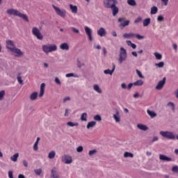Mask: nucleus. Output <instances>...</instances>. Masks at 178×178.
I'll return each mask as SVG.
<instances>
[{"label":"nucleus","mask_w":178,"mask_h":178,"mask_svg":"<svg viewBox=\"0 0 178 178\" xmlns=\"http://www.w3.org/2000/svg\"><path fill=\"white\" fill-rule=\"evenodd\" d=\"M103 3L104 8L111 9L113 16H115L117 13H119V8L116 6L118 5V0H104Z\"/></svg>","instance_id":"f257e3e1"},{"label":"nucleus","mask_w":178,"mask_h":178,"mask_svg":"<svg viewBox=\"0 0 178 178\" xmlns=\"http://www.w3.org/2000/svg\"><path fill=\"white\" fill-rule=\"evenodd\" d=\"M7 13L10 16H17L18 17H21V19H22L25 22H29V17H27V15L22 13H20V11L15 8L8 9Z\"/></svg>","instance_id":"f03ea898"},{"label":"nucleus","mask_w":178,"mask_h":178,"mask_svg":"<svg viewBox=\"0 0 178 178\" xmlns=\"http://www.w3.org/2000/svg\"><path fill=\"white\" fill-rule=\"evenodd\" d=\"M42 49L46 55H48L51 52L58 51V46L55 44H47L42 46Z\"/></svg>","instance_id":"7ed1b4c3"},{"label":"nucleus","mask_w":178,"mask_h":178,"mask_svg":"<svg viewBox=\"0 0 178 178\" xmlns=\"http://www.w3.org/2000/svg\"><path fill=\"white\" fill-rule=\"evenodd\" d=\"M127 59V50L124 47H120L118 58L119 63H123Z\"/></svg>","instance_id":"20e7f679"},{"label":"nucleus","mask_w":178,"mask_h":178,"mask_svg":"<svg viewBox=\"0 0 178 178\" xmlns=\"http://www.w3.org/2000/svg\"><path fill=\"white\" fill-rule=\"evenodd\" d=\"M161 136L164 138H167L168 140H176V136L172 131H160Z\"/></svg>","instance_id":"39448f33"},{"label":"nucleus","mask_w":178,"mask_h":178,"mask_svg":"<svg viewBox=\"0 0 178 178\" xmlns=\"http://www.w3.org/2000/svg\"><path fill=\"white\" fill-rule=\"evenodd\" d=\"M52 7L54 8L56 15L58 16H60V17H66V10L65 9H61L60 8L55 6V5H52Z\"/></svg>","instance_id":"423d86ee"},{"label":"nucleus","mask_w":178,"mask_h":178,"mask_svg":"<svg viewBox=\"0 0 178 178\" xmlns=\"http://www.w3.org/2000/svg\"><path fill=\"white\" fill-rule=\"evenodd\" d=\"M122 37L124 38H134V37H136V38H137V40H144V36L140 35V34H135L133 33H124Z\"/></svg>","instance_id":"0eeeda50"},{"label":"nucleus","mask_w":178,"mask_h":178,"mask_svg":"<svg viewBox=\"0 0 178 178\" xmlns=\"http://www.w3.org/2000/svg\"><path fill=\"white\" fill-rule=\"evenodd\" d=\"M32 34L36 37L38 40H42L44 38V36L41 33V31L37 27H33L32 29Z\"/></svg>","instance_id":"6e6552de"},{"label":"nucleus","mask_w":178,"mask_h":178,"mask_svg":"<svg viewBox=\"0 0 178 178\" xmlns=\"http://www.w3.org/2000/svg\"><path fill=\"white\" fill-rule=\"evenodd\" d=\"M11 53L13 55H15V56H17V58H20V56H23V55H24V52L22 51L20 49L17 47H14Z\"/></svg>","instance_id":"1a4fd4ad"},{"label":"nucleus","mask_w":178,"mask_h":178,"mask_svg":"<svg viewBox=\"0 0 178 178\" xmlns=\"http://www.w3.org/2000/svg\"><path fill=\"white\" fill-rule=\"evenodd\" d=\"M118 22L119 23H120L119 26L122 29H124L126 26H129V24H130V21L126 20L125 17L119 18Z\"/></svg>","instance_id":"9d476101"},{"label":"nucleus","mask_w":178,"mask_h":178,"mask_svg":"<svg viewBox=\"0 0 178 178\" xmlns=\"http://www.w3.org/2000/svg\"><path fill=\"white\" fill-rule=\"evenodd\" d=\"M166 83V77H163L162 80L159 81L157 85L155 87L156 90H162L163 88V86H165Z\"/></svg>","instance_id":"9b49d317"},{"label":"nucleus","mask_w":178,"mask_h":178,"mask_svg":"<svg viewBox=\"0 0 178 178\" xmlns=\"http://www.w3.org/2000/svg\"><path fill=\"white\" fill-rule=\"evenodd\" d=\"M85 32L89 38V41H92V29L88 26H85Z\"/></svg>","instance_id":"f8f14e48"},{"label":"nucleus","mask_w":178,"mask_h":178,"mask_svg":"<svg viewBox=\"0 0 178 178\" xmlns=\"http://www.w3.org/2000/svg\"><path fill=\"white\" fill-rule=\"evenodd\" d=\"M62 161L64 162V163H66V165H69L73 162V159H72V156L69 155H65L62 157Z\"/></svg>","instance_id":"ddd939ff"},{"label":"nucleus","mask_w":178,"mask_h":178,"mask_svg":"<svg viewBox=\"0 0 178 178\" xmlns=\"http://www.w3.org/2000/svg\"><path fill=\"white\" fill-rule=\"evenodd\" d=\"M16 47L15 46V43L12 40H7L6 41V48L11 52L14 48Z\"/></svg>","instance_id":"4468645a"},{"label":"nucleus","mask_w":178,"mask_h":178,"mask_svg":"<svg viewBox=\"0 0 178 178\" xmlns=\"http://www.w3.org/2000/svg\"><path fill=\"white\" fill-rule=\"evenodd\" d=\"M51 177L52 178H60L59 172L56 170V168L54 167L51 170Z\"/></svg>","instance_id":"2eb2a0df"},{"label":"nucleus","mask_w":178,"mask_h":178,"mask_svg":"<svg viewBox=\"0 0 178 178\" xmlns=\"http://www.w3.org/2000/svg\"><path fill=\"white\" fill-rule=\"evenodd\" d=\"M97 35H99V37H105V35H106V30L103 27L100 28L97 31Z\"/></svg>","instance_id":"dca6fc26"},{"label":"nucleus","mask_w":178,"mask_h":178,"mask_svg":"<svg viewBox=\"0 0 178 178\" xmlns=\"http://www.w3.org/2000/svg\"><path fill=\"white\" fill-rule=\"evenodd\" d=\"M44 92H45V83H42L40 85V90L39 93L40 98H41L42 97H44Z\"/></svg>","instance_id":"f3484780"},{"label":"nucleus","mask_w":178,"mask_h":178,"mask_svg":"<svg viewBox=\"0 0 178 178\" xmlns=\"http://www.w3.org/2000/svg\"><path fill=\"white\" fill-rule=\"evenodd\" d=\"M115 69H116V65H115V64H113L112 70L108 69V70H104V74H110L111 76H112V74H113V72H115Z\"/></svg>","instance_id":"a211bd4d"},{"label":"nucleus","mask_w":178,"mask_h":178,"mask_svg":"<svg viewBox=\"0 0 178 178\" xmlns=\"http://www.w3.org/2000/svg\"><path fill=\"white\" fill-rule=\"evenodd\" d=\"M113 118L115 120V123H119L120 122V113L119 111H116L115 114H113Z\"/></svg>","instance_id":"6ab92c4d"},{"label":"nucleus","mask_w":178,"mask_h":178,"mask_svg":"<svg viewBox=\"0 0 178 178\" xmlns=\"http://www.w3.org/2000/svg\"><path fill=\"white\" fill-rule=\"evenodd\" d=\"M159 159L161 161H166L167 162H170L172 161V159L170 157H168L166 155L160 154L159 155Z\"/></svg>","instance_id":"aec40b11"},{"label":"nucleus","mask_w":178,"mask_h":178,"mask_svg":"<svg viewBox=\"0 0 178 178\" xmlns=\"http://www.w3.org/2000/svg\"><path fill=\"white\" fill-rule=\"evenodd\" d=\"M69 44L64 42L60 45V49L62 51H69Z\"/></svg>","instance_id":"412c9836"},{"label":"nucleus","mask_w":178,"mask_h":178,"mask_svg":"<svg viewBox=\"0 0 178 178\" xmlns=\"http://www.w3.org/2000/svg\"><path fill=\"white\" fill-rule=\"evenodd\" d=\"M134 86L136 87H141L142 86H144V81H143V79H138L134 82Z\"/></svg>","instance_id":"4be33fe9"},{"label":"nucleus","mask_w":178,"mask_h":178,"mask_svg":"<svg viewBox=\"0 0 178 178\" xmlns=\"http://www.w3.org/2000/svg\"><path fill=\"white\" fill-rule=\"evenodd\" d=\"M96 125H97V122L95 121L89 122L86 126V129H92V127H95Z\"/></svg>","instance_id":"5701e85b"},{"label":"nucleus","mask_w":178,"mask_h":178,"mask_svg":"<svg viewBox=\"0 0 178 178\" xmlns=\"http://www.w3.org/2000/svg\"><path fill=\"white\" fill-rule=\"evenodd\" d=\"M137 127L139 130H143V131H147V130H148V127L143 124H138Z\"/></svg>","instance_id":"b1692460"},{"label":"nucleus","mask_w":178,"mask_h":178,"mask_svg":"<svg viewBox=\"0 0 178 178\" xmlns=\"http://www.w3.org/2000/svg\"><path fill=\"white\" fill-rule=\"evenodd\" d=\"M38 97V92H33L30 95V99L31 101H35Z\"/></svg>","instance_id":"393cba45"},{"label":"nucleus","mask_w":178,"mask_h":178,"mask_svg":"<svg viewBox=\"0 0 178 178\" xmlns=\"http://www.w3.org/2000/svg\"><path fill=\"white\" fill-rule=\"evenodd\" d=\"M147 115H149V116H150L152 119H154V118H156V113H155V111L147 109Z\"/></svg>","instance_id":"a878e982"},{"label":"nucleus","mask_w":178,"mask_h":178,"mask_svg":"<svg viewBox=\"0 0 178 178\" xmlns=\"http://www.w3.org/2000/svg\"><path fill=\"white\" fill-rule=\"evenodd\" d=\"M93 90L96 91V92H98V94H102V90H101V88H99V86L97 84L93 86Z\"/></svg>","instance_id":"bb28decb"},{"label":"nucleus","mask_w":178,"mask_h":178,"mask_svg":"<svg viewBox=\"0 0 178 178\" xmlns=\"http://www.w3.org/2000/svg\"><path fill=\"white\" fill-rule=\"evenodd\" d=\"M70 9L71 10L72 13H77V6L70 4Z\"/></svg>","instance_id":"cd10ccee"},{"label":"nucleus","mask_w":178,"mask_h":178,"mask_svg":"<svg viewBox=\"0 0 178 178\" xmlns=\"http://www.w3.org/2000/svg\"><path fill=\"white\" fill-rule=\"evenodd\" d=\"M151 23V18H146L143 20V26L147 27Z\"/></svg>","instance_id":"c85d7f7f"},{"label":"nucleus","mask_w":178,"mask_h":178,"mask_svg":"<svg viewBox=\"0 0 178 178\" xmlns=\"http://www.w3.org/2000/svg\"><path fill=\"white\" fill-rule=\"evenodd\" d=\"M151 15H156L158 13V7L152 6L150 11Z\"/></svg>","instance_id":"c756f323"},{"label":"nucleus","mask_w":178,"mask_h":178,"mask_svg":"<svg viewBox=\"0 0 178 178\" xmlns=\"http://www.w3.org/2000/svg\"><path fill=\"white\" fill-rule=\"evenodd\" d=\"M17 158H19V153H16V154H13L10 157V160L13 161V162H17Z\"/></svg>","instance_id":"7c9ffc66"},{"label":"nucleus","mask_w":178,"mask_h":178,"mask_svg":"<svg viewBox=\"0 0 178 178\" xmlns=\"http://www.w3.org/2000/svg\"><path fill=\"white\" fill-rule=\"evenodd\" d=\"M67 126H69V127H77L79 126V122H67Z\"/></svg>","instance_id":"2f4dec72"},{"label":"nucleus","mask_w":178,"mask_h":178,"mask_svg":"<svg viewBox=\"0 0 178 178\" xmlns=\"http://www.w3.org/2000/svg\"><path fill=\"white\" fill-rule=\"evenodd\" d=\"M56 155V152H55V151H51L49 153V155H48V159H54V158H55V156Z\"/></svg>","instance_id":"473e14b6"},{"label":"nucleus","mask_w":178,"mask_h":178,"mask_svg":"<svg viewBox=\"0 0 178 178\" xmlns=\"http://www.w3.org/2000/svg\"><path fill=\"white\" fill-rule=\"evenodd\" d=\"M154 55L156 59V60H162V54L158 52H154Z\"/></svg>","instance_id":"72a5a7b5"},{"label":"nucleus","mask_w":178,"mask_h":178,"mask_svg":"<svg viewBox=\"0 0 178 178\" xmlns=\"http://www.w3.org/2000/svg\"><path fill=\"white\" fill-rule=\"evenodd\" d=\"M127 3L130 6H136L137 2H136V0H127Z\"/></svg>","instance_id":"f704fd0d"},{"label":"nucleus","mask_w":178,"mask_h":178,"mask_svg":"<svg viewBox=\"0 0 178 178\" xmlns=\"http://www.w3.org/2000/svg\"><path fill=\"white\" fill-rule=\"evenodd\" d=\"M134 156V154H133V153L129 152H126L124 154V158H133Z\"/></svg>","instance_id":"c9c22d12"},{"label":"nucleus","mask_w":178,"mask_h":178,"mask_svg":"<svg viewBox=\"0 0 178 178\" xmlns=\"http://www.w3.org/2000/svg\"><path fill=\"white\" fill-rule=\"evenodd\" d=\"M81 120L82 122H87V113H83L81 114Z\"/></svg>","instance_id":"e433bc0d"},{"label":"nucleus","mask_w":178,"mask_h":178,"mask_svg":"<svg viewBox=\"0 0 178 178\" xmlns=\"http://www.w3.org/2000/svg\"><path fill=\"white\" fill-rule=\"evenodd\" d=\"M154 65L156 66V67H163V66H165V63L163 61H161L160 63H155Z\"/></svg>","instance_id":"4c0bfd02"},{"label":"nucleus","mask_w":178,"mask_h":178,"mask_svg":"<svg viewBox=\"0 0 178 178\" xmlns=\"http://www.w3.org/2000/svg\"><path fill=\"white\" fill-rule=\"evenodd\" d=\"M22 73L18 74L17 77V80L19 84H23V79H22V76H20Z\"/></svg>","instance_id":"58836bf2"},{"label":"nucleus","mask_w":178,"mask_h":178,"mask_svg":"<svg viewBox=\"0 0 178 178\" xmlns=\"http://www.w3.org/2000/svg\"><path fill=\"white\" fill-rule=\"evenodd\" d=\"M136 74L138 76L140 79H144V75H143V73H141V71L138 70H136Z\"/></svg>","instance_id":"ea45409f"},{"label":"nucleus","mask_w":178,"mask_h":178,"mask_svg":"<svg viewBox=\"0 0 178 178\" xmlns=\"http://www.w3.org/2000/svg\"><path fill=\"white\" fill-rule=\"evenodd\" d=\"M167 105H168V106H170V107L172 108V111L173 112H175V104H174L173 102H170L168 103Z\"/></svg>","instance_id":"a19ab883"},{"label":"nucleus","mask_w":178,"mask_h":178,"mask_svg":"<svg viewBox=\"0 0 178 178\" xmlns=\"http://www.w3.org/2000/svg\"><path fill=\"white\" fill-rule=\"evenodd\" d=\"M94 120H97V122H101V120H102V118H101V115H96L94 116Z\"/></svg>","instance_id":"79ce46f5"},{"label":"nucleus","mask_w":178,"mask_h":178,"mask_svg":"<svg viewBox=\"0 0 178 178\" xmlns=\"http://www.w3.org/2000/svg\"><path fill=\"white\" fill-rule=\"evenodd\" d=\"M158 140H159V138L158 136H154L149 144H154V143H155V141H158Z\"/></svg>","instance_id":"37998d69"},{"label":"nucleus","mask_w":178,"mask_h":178,"mask_svg":"<svg viewBox=\"0 0 178 178\" xmlns=\"http://www.w3.org/2000/svg\"><path fill=\"white\" fill-rule=\"evenodd\" d=\"M3 97H5V90H0V101L3 99Z\"/></svg>","instance_id":"c03bdc74"},{"label":"nucleus","mask_w":178,"mask_h":178,"mask_svg":"<svg viewBox=\"0 0 178 178\" xmlns=\"http://www.w3.org/2000/svg\"><path fill=\"white\" fill-rule=\"evenodd\" d=\"M140 22H143V17H138L135 19L134 23H135L136 24H137V23H140Z\"/></svg>","instance_id":"a18cd8bd"},{"label":"nucleus","mask_w":178,"mask_h":178,"mask_svg":"<svg viewBox=\"0 0 178 178\" xmlns=\"http://www.w3.org/2000/svg\"><path fill=\"white\" fill-rule=\"evenodd\" d=\"M35 173L38 176H40V175H41V173H42V170H41V169H36V170H35Z\"/></svg>","instance_id":"49530a36"},{"label":"nucleus","mask_w":178,"mask_h":178,"mask_svg":"<svg viewBox=\"0 0 178 178\" xmlns=\"http://www.w3.org/2000/svg\"><path fill=\"white\" fill-rule=\"evenodd\" d=\"M33 149L34 151H38V141H35L33 145Z\"/></svg>","instance_id":"de8ad7c7"},{"label":"nucleus","mask_w":178,"mask_h":178,"mask_svg":"<svg viewBox=\"0 0 178 178\" xmlns=\"http://www.w3.org/2000/svg\"><path fill=\"white\" fill-rule=\"evenodd\" d=\"M65 77H77V75L73 73H68V74H66Z\"/></svg>","instance_id":"09e8293b"},{"label":"nucleus","mask_w":178,"mask_h":178,"mask_svg":"<svg viewBox=\"0 0 178 178\" xmlns=\"http://www.w3.org/2000/svg\"><path fill=\"white\" fill-rule=\"evenodd\" d=\"M97 154V150L92 149L89 151V155L90 156H92V155H95Z\"/></svg>","instance_id":"8fccbe9b"},{"label":"nucleus","mask_w":178,"mask_h":178,"mask_svg":"<svg viewBox=\"0 0 178 178\" xmlns=\"http://www.w3.org/2000/svg\"><path fill=\"white\" fill-rule=\"evenodd\" d=\"M161 3L163 6H168V3H169V0H161Z\"/></svg>","instance_id":"3c124183"},{"label":"nucleus","mask_w":178,"mask_h":178,"mask_svg":"<svg viewBox=\"0 0 178 178\" xmlns=\"http://www.w3.org/2000/svg\"><path fill=\"white\" fill-rule=\"evenodd\" d=\"M172 172L175 173H178V165H175L172 168Z\"/></svg>","instance_id":"603ef678"},{"label":"nucleus","mask_w":178,"mask_h":178,"mask_svg":"<svg viewBox=\"0 0 178 178\" xmlns=\"http://www.w3.org/2000/svg\"><path fill=\"white\" fill-rule=\"evenodd\" d=\"M54 81L56 84H58V86H60V84H62V83L60 82V80H59V78L58 77L55 78Z\"/></svg>","instance_id":"864d4df0"},{"label":"nucleus","mask_w":178,"mask_h":178,"mask_svg":"<svg viewBox=\"0 0 178 178\" xmlns=\"http://www.w3.org/2000/svg\"><path fill=\"white\" fill-rule=\"evenodd\" d=\"M70 97H65L63 99V104H66V102H67L68 101H70Z\"/></svg>","instance_id":"5fc2aeb1"},{"label":"nucleus","mask_w":178,"mask_h":178,"mask_svg":"<svg viewBox=\"0 0 178 178\" xmlns=\"http://www.w3.org/2000/svg\"><path fill=\"white\" fill-rule=\"evenodd\" d=\"M163 15H159L157 17V22H163Z\"/></svg>","instance_id":"6e6d98bb"},{"label":"nucleus","mask_w":178,"mask_h":178,"mask_svg":"<svg viewBox=\"0 0 178 178\" xmlns=\"http://www.w3.org/2000/svg\"><path fill=\"white\" fill-rule=\"evenodd\" d=\"M84 66V63H81L80 60H77V67H83Z\"/></svg>","instance_id":"4d7b16f0"},{"label":"nucleus","mask_w":178,"mask_h":178,"mask_svg":"<svg viewBox=\"0 0 178 178\" xmlns=\"http://www.w3.org/2000/svg\"><path fill=\"white\" fill-rule=\"evenodd\" d=\"M70 114V110L68 108L65 109V113L64 114V116L67 117L69 116Z\"/></svg>","instance_id":"13d9d810"},{"label":"nucleus","mask_w":178,"mask_h":178,"mask_svg":"<svg viewBox=\"0 0 178 178\" xmlns=\"http://www.w3.org/2000/svg\"><path fill=\"white\" fill-rule=\"evenodd\" d=\"M83 149H84V148L83 147V146H79L76 148V151L78 152H83Z\"/></svg>","instance_id":"bf43d9fd"},{"label":"nucleus","mask_w":178,"mask_h":178,"mask_svg":"<svg viewBox=\"0 0 178 178\" xmlns=\"http://www.w3.org/2000/svg\"><path fill=\"white\" fill-rule=\"evenodd\" d=\"M72 30L74 33H76V34H79V33H80V31H79V29H77L74 27H72Z\"/></svg>","instance_id":"052dcab7"},{"label":"nucleus","mask_w":178,"mask_h":178,"mask_svg":"<svg viewBox=\"0 0 178 178\" xmlns=\"http://www.w3.org/2000/svg\"><path fill=\"white\" fill-rule=\"evenodd\" d=\"M8 177L13 178V171L12 170L8 171Z\"/></svg>","instance_id":"680f3d73"},{"label":"nucleus","mask_w":178,"mask_h":178,"mask_svg":"<svg viewBox=\"0 0 178 178\" xmlns=\"http://www.w3.org/2000/svg\"><path fill=\"white\" fill-rule=\"evenodd\" d=\"M121 87H122V88H123L124 90H126V88H127V85H126L125 83H122L121 84Z\"/></svg>","instance_id":"e2e57ef3"},{"label":"nucleus","mask_w":178,"mask_h":178,"mask_svg":"<svg viewBox=\"0 0 178 178\" xmlns=\"http://www.w3.org/2000/svg\"><path fill=\"white\" fill-rule=\"evenodd\" d=\"M133 86H134V83H129V85L127 86L128 90H130L131 88V87H133Z\"/></svg>","instance_id":"0e129e2a"},{"label":"nucleus","mask_w":178,"mask_h":178,"mask_svg":"<svg viewBox=\"0 0 178 178\" xmlns=\"http://www.w3.org/2000/svg\"><path fill=\"white\" fill-rule=\"evenodd\" d=\"M23 165H24V166H25V168H27V166H29V163H27V161L26 160H24Z\"/></svg>","instance_id":"69168bd1"},{"label":"nucleus","mask_w":178,"mask_h":178,"mask_svg":"<svg viewBox=\"0 0 178 178\" xmlns=\"http://www.w3.org/2000/svg\"><path fill=\"white\" fill-rule=\"evenodd\" d=\"M174 94H175L176 98H178V89H177V90L175 92Z\"/></svg>","instance_id":"338daca9"},{"label":"nucleus","mask_w":178,"mask_h":178,"mask_svg":"<svg viewBox=\"0 0 178 178\" xmlns=\"http://www.w3.org/2000/svg\"><path fill=\"white\" fill-rule=\"evenodd\" d=\"M18 178H26V177H24V175H23L22 174H19L18 175Z\"/></svg>","instance_id":"774afa93"}]
</instances>
